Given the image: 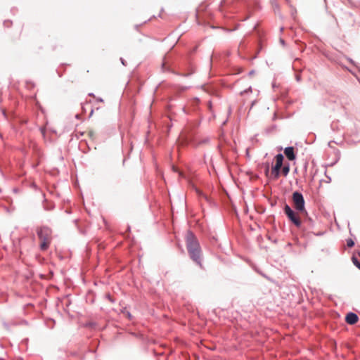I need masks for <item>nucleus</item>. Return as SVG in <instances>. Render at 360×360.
Masks as SVG:
<instances>
[{"mask_svg": "<svg viewBox=\"0 0 360 360\" xmlns=\"http://www.w3.org/2000/svg\"><path fill=\"white\" fill-rule=\"evenodd\" d=\"M186 248L190 257L198 264L201 266V248L196 236L188 231L185 237Z\"/></svg>", "mask_w": 360, "mask_h": 360, "instance_id": "1", "label": "nucleus"}, {"mask_svg": "<svg viewBox=\"0 0 360 360\" xmlns=\"http://www.w3.org/2000/svg\"><path fill=\"white\" fill-rule=\"evenodd\" d=\"M39 238L41 240L40 248L41 250H46L50 245L52 237L51 230L49 226H40L37 231Z\"/></svg>", "mask_w": 360, "mask_h": 360, "instance_id": "2", "label": "nucleus"}, {"mask_svg": "<svg viewBox=\"0 0 360 360\" xmlns=\"http://www.w3.org/2000/svg\"><path fill=\"white\" fill-rule=\"evenodd\" d=\"M292 202L295 209L301 214L306 213L304 209V200L303 195L299 192H295L292 194Z\"/></svg>", "mask_w": 360, "mask_h": 360, "instance_id": "3", "label": "nucleus"}, {"mask_svg": "<svg viewBox=\"0 0 360 360\" xmlns=\"http://www.w3.org/2000/svg\"><path fill=\"white\" fill-rule=\"evenodd\" d=\"M276 165L272 167V174L274 175L275 179H278L280 175V170L283 165V156L282 154H278L275 157Z\"/></svg>", "mask_w": 360, "mask_h": 360, "instance_id": "4", "label": "nucleus"}, {"mask_svg": "<svg viewBox=\"0 0 360 360\" xmlns=\"http://www.w3.org/2000/svg\"><path fill=\"white\" fill-rule=\"evenodd\" d=\"M285 213L290 218V219L295 224V225H299L300 221L298 218L296 217L295 212L291 210V208L288 205L285 206Z\"/></svg>", "mask_w": 360, "mask_h": 360, "instance_id": "5", "label": "nucleus"}, {"mask_svg": "<svg viewBox=\"0 0 360 360\" xmlns=\"http://www.w3.org/2000/svg\"><path fill=\"white\" fill-rule=\"evenodd\" d=\"M358 316L353 312L348 313L345 318L346 322L351 325L356 323L358 321Z\"/></svg>", "mask_w": 360, "mask_h": 360, "instance_id": "6", "label": "nucleus"}, {"mask_svg": "<svg viewBox=\"0 0 360 360\" xmlns=\"http://www.w3.org/2000/svg\"><path fill=\"white\" fill-rule=\"evenodd\" d=\"M284 153L289 160H294L295 159L293 147L285 148L284 150Z\"/></svg>", "mask_w": 360, "mask_h": 360, "instance_id": "7", "label": "nucleus"}, {"mask_svg": "<svg viewBox=\"0 0 360 360\" xmlns=\"http://www.w3.org/2000/svg\"><path fill=\"white\" fill-rule=\"evenodd\" d=\"M290 171V167L288 165L284 166L282 169V174L285 176L288 174Z\"/></svg>", "mask_w": 360, "mask_h": 360, "instance_id": "8", "label": "nucleus"}, {"mask_svg": "<svg viewBox=\"0 0 360 360\" xmlns=\"http://www.w3.org/2000/svg\"><path fill=\"white\" fill-rule=\"evenodd\" d=\"M352 262L353 264L358 268L360 269V262L358 260L357 258H356L355 257H352Z\"/></svg>", "mask_w": 360, "mask_h": 360, "instance_id": "9", "label": "nucleus"}, {"mask_svg": "<svg viewBox=\"0 0 360 360\" xmlns=\"http://www.w3.org/2000/svg\"><path fill=\"white\" fill-rule=\"evenodd\" d=\"M346 242H347V246L348 248H352L354 245V242L352 238L347 239Z\"/></svg>", "mask_w": 360, "mask_h": 360, "instance_id": "10", "label": "nucleus"}, {"mask_svg": "<svg viewBox=\"0 0 360 360\" xmlns=\"http://www.w3.org/2000/svg\"><path fill=\"white\" fill-rule=\"evenodd\" d=\"M4 25L7 27H9L11 26L12 25V21L11 20H5L4 22Z\"/></svg>", "mask_w": 360, "mask_h": 360, "instance_id": "11", "label": "nucleus"}, {"mask_svg": "<svg viewBox=\"0 0 360 360\" xmlns=\"http://www.w3.org/2000/svg\"><path fill=\"white\" fill-rule=\"evenodd\" d=\"M269 172V167H266V173L267 174Z\"/></svg>", "mask_w": 360, "mask_h": 360, "instance_id": "12", "label": "nucleus"}, {"mask_svg": "<svg viewBox=\"0 0 360 360\" xmlns=\"http://www.w3.org/2000/svg\"><path fill=\"white\" fill-rule=\"evenodd\" d=\"M197 193H198L199 195L202 194V193L200 191H197Z\"/></svg>", "mask_w": 360, "mask_h": 360, "instance_id": "13", "label": "nucleus"}]
</instances>
